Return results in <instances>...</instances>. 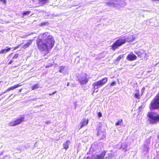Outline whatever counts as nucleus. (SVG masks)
<instances>
[{
	"mask_svg": "<svg viewBox=\"0 0 159 159\" xmlns=\"http://www.w3.org/2000/svg\"><path fill=\"white\" fill-rule=\"evenodd\" d=\"M55 40L53 37L47 32L42 34L41 38L36 40V45L38 50L42 52H48L54 46Z\"/></svg>",
	"mask_w": 159,
	"mask_h": 159,
	"instance_id": "obj_1",
	"label": "nucleus"
},
{
	"mask_svg": "<svg viewBox=\"0 0 159 159\" xmlns=\"http://www.w3.org/2000/svg\"><path fill=\"white\" fill-rule=\"evenodd\" d=\"M131 36L130 35V36H129L126 39H122L120 38L118 39L111 46V49L113 50H115L118 48L119 47L125 43L127 41L128 42L133 41L134 39L133 37L131 38Z\"/></svg>",
	"mask_w": 159,
	"mask_h": 159,
	"instance_id": "obj_2",
	"label": "nucleus"
},
{
	"mask_svg": "<svg viewBox=\"0 0 159 159\" xmlns=\"http://www.w3.org/2000/svg\"><path fill=\"white\" fill-rule=\"evenodd\" d=\"M147 116L148 117L149 123L151 124H155L159 122V114L156 112H149Z\"/></svg>",
	"mask_w": 159,
	"mask_h": 159,
	"instance_id": "obj_3",
	"label": "nucleus"
},
{
	"mask_svg": "<svg viewBox=\"0 0 159 159\" xmlns=\"http://www.w3.org/2000/svg\"><path fill=\"white\" fill-rule=\"evenodd\" d=\"M149 108L151 110L159 109V92L150 102Z\"/></svg>",
	"mask_w": 159,
	"mask_h": 159,
	"instance_id": "obj_4",
	"label": "nucleus"
},
{
	"mask_svg": "<svg viewBox=\"0 0 159 159\" xmlns=\"http://www.w3.org/2000/svg\"><path fill=\"white\" fill-rule=\"evenodd\" d=\"M107 77H105L102 80L93 83L92 85L94 89H98L105 84L107 82Z\"/></svg>",
	"mask_w": 159,
	"mask_h": 159,
	"instance_id": "obj_5",
	"label": "nucleus"
},
{
	"mask_svg": "<svg viewBox=\"0 0 159 159\" xmlns=\"http://www.w3.org/2000/svg\"><path fill=\"white\" fill-rule=\"evenodd\" d=\"M25 117L23 116L20 118H17L15 120L11 121L9 123L10 126H14L20 124L22 122L24 121Z\"/></svg>",
	"mask_w": 159,
	"mask_h": 159,
	"instance_id": "obj_6",
	"label": "nucleus"
},
{
	"mask_svg": "<svg viewBox=\"0 0 159 159\" xmlns=\"http://www.w3.org/2000/svg\"><path fill=\"white\" fill-rule=\"evenodd\" d=\"M86 75H83L78 79V80L81 84H85L88 82V79Z\"/></svg>",
	"mask_w": 159,
	"mask_h": 159,
	"instance_id": "obj_7",
	"label": "nucleus"
},
{
	"mask_svg": "<svg viewBox=\"0 0 159 159\" xmlns=\"http://www.w3.org/2000/svg\"><path fill=\"white\" fill-rule=\"evenodd\" d=\"M137 57L132 52H130L128 54L126 57V59L129 61H133L137 59Z\"/></svg>",
	"mask_w": 159,
	"mask_h": 159,
	"instance_id": "obj_8",
	"label": "nucleus"
},
{
	"mask_svg": "<svg viewBox=\"0 0 159 159\" xmlns=\"http://www.w3.org/2000/svg\"><path fill=\"white\" fill-rule=\"evenodd\" d=\"M88 119H86V118L83 119L80 123V128H82L84 126H86L88 125Z\"/></svg>",
	"mask_w": 159,
	"mask_h": 159,
	"instance_id": "obj_9",
	"label": "nucleus"
},
{
	"mask_svg": "<svg viewBox=\"0 0 159 159\" xmlns=\"http://www.w3.org/2000/svg\"><path fill=\"white\" fill-rule=\"evenodd\" d=\"M106 151H104L101 152L100 154L96 156L97 159H104V157L106 154Z\"/></svg>",
	"mask_w": 159,
	"mask_h": 159,
	"instance_id": "obj_10",
	"label": "nucleus"
},
{
	"mask_svg": "<svg viewBox=\"0 0 159 159\" xmlns=\"http://www.w3.org/2000/svg\"><path fill=\"white\" fill-rule=\"evenodd\" d=\"M7 48V49H2L0 51V53H6L7 52L11 50V48L10 47H6Z\"/></svg>",
	"mask_w": 159,
	"mask_h": 159,
	"instance_id": "obj_11",
	"label": "nucleus"
},
{
	"mask_svg": "<svg viewBox=\"0 0 159 159\" xmlns=\"http://www.w3.org/2000/svg\"><path fill=\"white\" fill-rule=\"evenodd\" d=\"M70 142L69 140H68L65 142L63 144V146L64 148L66 150L69 147V144L70 143Z\"/></svg>",
	"mask_w": 159,
	"mask_h": 159,
	"instance_id": "obj_12",
	"label": "nucleus"
},
{
	"mask_svg": "<svg viewBox=\"0 0 159 159\" xmlns=\"http://www.w3.org/2000/svg\"><path fill=\"white\" fill-rule=\"evenodd\" d=\"M22 85V84H16V85H15L14 86L8 88L7 91H9V90H13L14 89L16 88H18V87L19 86H20Z\"/></svg>",
	"mask_w": 159,
	"mask_h": 159,
	"instance_id": "obj_13",
	"label": "nucleus"
},
{
	"mask_svg": "<svg viewBox=\"0 0 159 159\" xmlns=\"http://www.w3.org/2000/svg\"><path fill=\"white\" fill-rule=\"evenodd\" d=\"M32 40H29L27 42L23 45V48H26L30 46L32 43Z\"/></svg>",
	"mask_w": 159,
	"mask_h": 159,
	"instance_id": "obj_14",
	"label": "nucleus"
},
{
	"mask_svg": "<svg viewBox=\"0 0 159 159\" xmlns=\"http://www.w3.org/2000/svg\"><path fill=\"white\" fill-rule=\"evenodd\" d=\"M39 3L42 4V6L48 3L49 0H37Z\"/></svg>",
	"mask_w": 159,
	"mask_h": 159,
	"instance_id": "obj_15",
	"label": "nucleus"
},
{
	"mask_svg": "<svg viewBox=\"0 0 159 159\" xmlns=\"http://www.w3.org/2000/svg\"><path fill=\"white\" fill-rule=\"evenodd\" d=\"M39 87V83L34 84L31 87L32 90H34Z\"/></svg>",
	"mask_w": 159,
	"mask_h": 159,
	"instance_id": "obj_16",
	"label": "nucleus"
},
{
	"mask_svg": "<svg viewBox=\"0 0 159 159\" xmlns=\"http://www.w3.org/2000/svg\"><path fill=\"white\" fill-rule=\"evenodd\" d=\"M59 71L60 73H65V67L64 66H62L60 67Z\"/></svg>",
	"mask_w": 159,
	"mask_h": 159,
	"instance_id": "obj_17",
	"label": "nucleus"
},
{
	"mask_svg": "<svg viewBox=\"0 0 159 159\" xmlns=\"http://www.w3.org/2000/svg\"><path fill=\"white\" fill-rule=\"evenodd\" d=\"M134 97L138 99H139L140 98V94L139 90H137V93L134 94Z\"/></svg>",
	"mask_w": 159,
	"mask_h": 159,
	"instance_id": "obj_18",
	"label": "nucleus"
},
{
	"mask_svg": "<svg viewBox=\"0 0 159 159\" xmlns=\"http://www.w3.org/2000/svg\"><path fill=\"white\" fill-rule=\"evenodd\" d=\"M135 53L140 57H142L143 55V53L141 52L140 51H138V52H135Z\"/></svg>",
	"mask_w": 159,
	"mask_h": 159,
	"instance_id": "obj_19",
	"label": "nucleus"
},
{
	"mask_svg": "<svg viewBox=\"0 0 159 159\" xmlns=\"http://www.w3.org/2000/svg\"><path fill=\"white\" fill-rule=\"evenodd\" d=\"M124 54H121L119 55L116 59V61H119L124 57Z\"/></svg>",
	"mask_w": 159,
	"mask_h": 159,
	"instance_id": "obj_20",
	"label": "nucleus"
},
{
	"mask_svg": "<svg viewBox=\"0 0 159 159\" xmlns=\"http://www.w3.org/2000/svg\"><path fill=\"white\" fill-rule=\"evenodd\" d=\"M122 119H120L116 123L115 125L116 126H117L119 125H120V124L122 123Z\"/></svg>",
	"mask_w": 159,
	"mask_h": 159,
	"instance_id": "obj_21",
	"label": "nucleus"
},
{
	"mask_svg": "<svg viewBox=\"0 0 159 159\" xmlns=\"http://www.w3.org/2000/svg\"><path fill=\"white\" fill-rule=\"evenodd\" d=\"M124 147L122 149L124 150L125 151H126V148L127 147V145L126 144H123L121 145L120 146V148H122L123 147Z\"/></svg>",
	"mask_w": 159,
	"mask_h": 159,
	"instance_id": "obj_22",
	"label": "nucleus"
},
{
	"mask_svg": "<svg viewBox=\"0 0 159 159\" xmlns=\"http://www.w3.org/2000/svg\"><path fill=\"white\" fill-rule=\"evenodd\" d=\"M31 12L30 11H25L23 12L22 13L23 16L29 15Z\"/></svg>",
	"mask_w": 159,
	"mask_h": 159,
	"instance_id": "obj_23",
	"label": "nucleus"
},
{
	"mask_svg": "<svg viewBox=\"0 0 159 159\" xmlns=\"http://www.w3.org/2000/svg\"><path fill=\"white\" fill-rule=\"evenodd\" d=\"M19 54L18 53H16L15 54L13 57V59H15L17 58L18 57Z\"/></svg>",
	"mask_w": 159,
	"mask_h": 159,
	"instance_id": "obj_24",
	"label": "nucleus"
},
{
	"mask_svg": "<svg viewBox=\"0 0 159 159\" xmlns=\"http://www.w3.org/2000/svg\"><path fill=\"white\" fill-rule=\"evenodd\" d=\"M97 116L99 118L102 116V113L101 112H99L97 113Z\"/></svg>",
	"mask_w": 159,
	"mask_h": 159,
	"instance_id": "obj_25",
	"label": "nucleus"
},
{
	"mask_svg": "<svg viewBox=\"0 0 159 159\" xmlns=\"http://www.w3.org/2000/svg\"><path fill=\"white\" fill-rule=\"evenodd\" d=\"M116 83L115 81H114L112 82L110 84V85L111 86H113L116 85Z\"/></svg>",
	"mask_w": 159,
	"mask_h": 159,
	"instance_id": "obj_26",
	"label": "nucleus"
},
{
	"mask_svg": "<svg viewBox=\"0 0 159 159\" xmlns=\"http://www.w3.org/2000/svg\"><path fill=\"white\" fill-rule=\"evenodd\" d=\"M47 24V22H43L41 23L40 26H42L43 25H46V24Z\"/></svg>",
	"mask_w": 159,
	"mask_h": 159,
	"instance_id": "obj_27",
	"label": "nucleus"
},
{
	"mask_svg": "<svg viewBox=\"0 0 159 159\" xmlns=\"http://www.w3.org/2000/svg\"><path fill=\"white\" fill-rule=\"evenodd\" d=\"M20 46V45H18L17 46H16V47H13V50H15L17 48H19V46Z\"/></svg>",
	"mask_w": 159,
	"mask_h": 159,
	"instance_id": "obj_28",
	"label": "nucleus"
},
{
	"mask_svg": "<svg viewBox=\"0 0 159 159\" xmlns=\"http://www.w3.org/2000/svg\"><path fill=\"white\" fill-rule=\"evenodd\" d=\"M56 92H57V91H55L53 92L52 93H49V95L50 96H51L52 95H53V94H54L55 93H56Z\"/></svg>",
	"mask_w": 159,
	"mask_h": 159,
	"instance_id": "obj_29",
	"label": "nucleus"
},
{
	"mask_svg": "<svg viewBox=\"0 0 159 159\" xmlns=\"http://www.w3.org/2000/svg\"><path fill=\"white\" fill-rule=\"evenodd\" d=\"M0 1L2 2L4 4L6 3V0H0Z\"/></svg>",
	"mask_w": 159,
	"mask_h": 159,
	"instance_id": "obj_30",
	"label": "nucleus"
},
{
	"mask_svg": "<svg viewBox=\"0 0 159 159\" xmlns=\"http://www.w3.org/2000/svg\"><path fill=\"white\" fill-rule=\"evenodd\" d=\"M14 61V60H11V61H10L9 62H8V64H11L12 62Z\"/></svg>",
	"mask_w": 159,
	"mask_h": 159,
	"instance_id": "obj_31",
	"label": "nucleus"
},
{
	"mask_svg": "<svg viewBox=\"0 0 159 159\" xmlns=\"http://www.w3.org/2000/svg\"><path fill=\"white\" fill-rule=\"evenodd\" d=\"M152 1H158L159 2V0H151Z\"/></svg>",
	"mask_w": 159,
	"mask_h": 159,
	"instance_id": "obj_32",
	"label": "nucleus"
},
{
	"mask_svg": "<svg viewBox=\"0 0 159 159\" xmlns=\"http://www.w3.org/2000/svg\"><path fill=\"white\" fill-rule=\"evenodd\" d=\"M70 85V83L69 82H68L67 84V86H69Z\"/></svg>",
	"mask_w": 159,
	"mask_h": 159,
	"instance_id": "obj_33",
	"label": "nucleus"
},
{
	"mask_svg": "<svg viewBox=\"0 0 159 159\" xmlns=\"http://www.w3.org/2000/svg\"><path fill=\"white\" fill-rule=\"evenodd\" d=\"M142 90L143 89V90H144V89H145V88H144V87H143V88H142Z\"/></svg>",
	"mask_w": 159,
	"mask_h": 159,
	"instance_id": "obj_34",
	"label": "nucleus"
},
{
	"mask_svg": "<svg viewBox=\"0 0 159 159\" xmlns=\"http://www.w3.org/2000/svg\"><path fill=\"white\" fill-rule=\"evenodd\" d=\"M22 89H20L19 90V92H20L21 91Z\"/></svg>",
	"mask_w": 159,
	"mask_h": 159,
	"instance_id": "obj_35",
	"label": "nucleus"
},
{
	"mask_svg": "<svg viewBox=\"0 0 159 159\" xmlns=\"http://www.w3.org/2000/svg\"><path fill=\"white\" fill-rule=\"evenodd\" d=\"M158 138H159V134H158Z\"/></svg>",
	"mask_w": 159,
	"mask_h": 159,
	"instance_id": "obj_36",
	"label": "nucleus"
},
{
	"mask_svg": "<svg viewBox=\"0 0 159 159\" xmlns=\"http://www.w3.org/2000/svg\"><path fill=\"white\" fill-rule=\"evenodd\" d=\"M98 135H99V134H98Z\"/></svg>",
	"mask_w": 159,
	"mask_h": 159,
	"instance_id": "obj_37",
	"label": "nucleus"
},
{
	"mask_svg": "<svg viewBox=\"0 0 159 159\" xmlns=\"http://www.w3.org/2000/svg\"><path fill=\"white\" fill-rule=\"evenodd\" d=\"M87 159H90V158L88 159V157L87 158Z\"/></svg>",
	"mask_w": 159,
	"mask_h": 159,
	"instance_id": "obj_38",
	"label": "nucleus"
}]
</instances>
